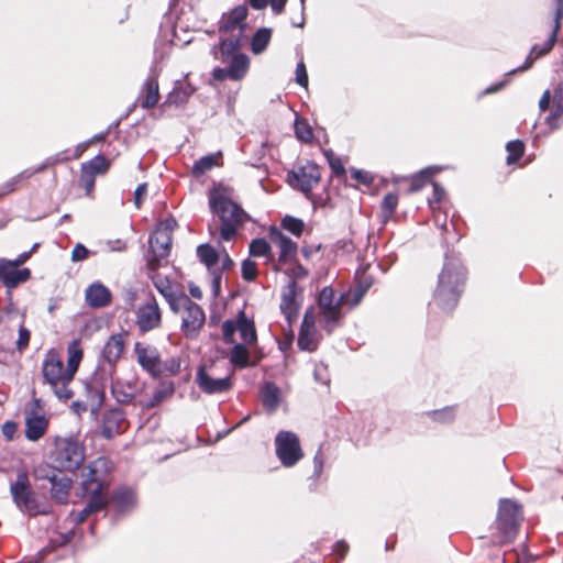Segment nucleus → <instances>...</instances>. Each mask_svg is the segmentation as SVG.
Wrapping results in <instances>:
<instances>
[{
  "label": "nucleus",
  "instance_id": "f257e3e1",
  "mask_svg": "<svg viewBox=\"0 0 563 563\" xmlns=\"http://www.w3.org/2000/svg\"><path fill=\"white\" fill-rule=\"evenodd\" d=\"M466 273L461 261L445 255L443 267L433 291V301L443 311H452L464 290Z\"/></svg>",
  "mask_w": 563,
  "mask_h": 563
},
{
  "label": "nucleus",
  "instance_id": "f03ea898",
  "mask_svg": "<svg viewBox=\"0 0 563 563\" xmlns=\"http://www.w3.org/2000/svg\"><path fill=\"white\" fill-rule=\"evenodd\" d=\"M210 208L213 214L221 220L220 236L230 241L249 218L247 213L235 202L223 195L210 197Z\"/></svg>",
  "mask_w": 563,
  "mask_h": 563
},
{
  "label": "nucleus",
  "instance_id": "7ed1b4c3",
  "mask_svg": "<svg viewBox=\"0 0 563 563\" xmlns=\"http://www.w3.org/2000/svg\"><path fill=\"white\" fill-rule=\"evenodd\" d=\"M68 369L64 367V363L57 352L51 349L42 363V375L45 384H48L55 396L59 400H68L74 396L68 385L74 377H68Z\"/></svg>",
  "mask_w": 563,
  "mask_h": 563
},
{
  "label": "nucleus",
  "instance_id": "20e7f679",
  "mask_svg": "<svg viewBox=\"0 0 563 563\" xmlns=\"http://www.w3.org/2000/svg\"><path fill=\"white\" fill-rule=\"evenodd\" d=\"M52 459L56 468L75 471L85 461V448L75 438H57Z\"/></svg>",
  "mask_w": 563,
  "mask_h": 563
},
{
  "label": "nucleus",
  "instance_id": "39448f33",
  "mask_svg": "<svg viewBox=\"0 0 563 563\" xmlns=\"http://www.w3.org/2000/svg\"><path fill=\"white\" fill-rule=\"evenodd\" d=\"M520 520V506L510 499H501L496 519V528L498 531L496 542L504 544L512 541L517 536Z\"/></svg>",
  "mask_w": 563,
  "mask_h": 563
},
{
  "label": "nucleus",
  "instance_id": "423d86ee",
  "mask_svg": "<svg viewBox=\"0 0 563 563\" xmlns=\"http://www.w3.org/2000/svg\"><path fill=\"white\" fill-rule=\"evenodd\" d=\"M317 301L320 309L321 327L328 334H331L343 317L341 308L344 302L341 301V295L336 297L333 288L327 286L320 290Z\"/></svg>",
  "mask_w": 563,
  "mask_h": 563
},
{
  "label": "nucleus",
  "instance_id": "0eeeda50",
  "mask_svg": "<svg viewBox=\"0 0 563 563\" xmlns=\"http://www.w3.org/2000/svg\"><path fill=\"white\" fill-rule=\"evenodd\" d=\"M10 494L15 507L21 512H26L31 516L45 514V511L38 510L35 493L26 472H18L15 481L10 483Z\"/></svg>",
  "mask_w": 563,
  "mask_h": 563
},
{
  "label": "nucleus",
  "instance_id": "6e6552de",
  "mask_svg": "<svg viewBox=\"0 0 563 563\" xmlns=\"http://www.w3.org/2000/svg\"><path fill=\"white\" fill-rule=\"evenodd\" d=\"M275 452L285 467L295 466L303 457L299 438L292 431L282 430L276 434Z\"/></svg>",
  "mask_w": 563,
  "mask_h": 563
},
{
  "label": "nucleus",
  "instance_id": "1a4fd4ad",
  "mask_svg": "<svg viewBox=\"0 0 563 563\" xmlns=\"http://www.w3.org/2000/svg\"><path fill=\"white\" fill-rule=\"evenodd\" d=\"M321 174L317 164L308 162L297 170L288 173V181L292 187L307 194L311 191L320 181Z\"/></svg>",
  "mask_w": 563,
  "mask_h": 563
},
{
  "label": "nucleus",
  "instance_id": "9d476101",
  "mask_svg": "<svg viewBox=\"0 0 563 563\" xmlns=\"http://www.w3.org/2000/svg\"><path fill=\"white\" fill-rule=\"evenodd\" d=\"M225 64H228V67H216L212 70L213 79L218 81H224L225 79L238 81L245 77L250 67V58L244 53L235 54Z\"/></svg>",
  "mask_w": 563,
  "mask_h": 563
},
{
  "label": "nucleus",
  "instance_id": "9b49d317",
  "mask_svg": "<svg viewBox=\"0 0 563 563\" xmlns=\"http://www.w3.org/2000/svg\"><path fill=\"white\" fill-rule=\"evenodd\" d=\"M195 380L200 390L207 395L228 393L233 386L231 375L223 378H214L206 371L205 366L198 367Z\"/></svg>",
  "mask_w": 563,
  "mask_h": 563
},
{
  "label": "nucleus",
  "instance_id": "f8f14e48",
  "mask_svg": "<svg viewBox=\"0 0 563 563\" xmlns=\"http://www.w3.org/2000/svg\"><path fill=\"white\" fill-rule=\"evenodd\" d=\"M38 478H46L51 482L52 498L58 504H66L71 488V479L65 475H58L55 471L40 468L36 472Z\"/></svg>",
  "mask_w": 563,
  "mask_h": 563
},
{
  "label": "nucleus",
  "instance_id": "ddd939ff",
  "mask_svg": "<svg viewBox=\"0 0 563 563\" xmlns=\"http://www.w3.org/2000/svg\"><path fill=\"white\" fill-rule=\"evenodd\" d=\"M162 314L158 303L154 297L136 310V324L141 332L152 331L161 325Z\"/></svg>",
  "mask_w": 563,
  "mask_h": 563
},
{
  "label": "nucleus",
  "instance_id": "4468645a",
  "mask_svg": "<svg viewBox=\"0 0 563 563\" xmlns=\"http://www.w3.org/2000/svg\"><path fill=\"white\" fill-rule=\"evenodd\" d=\"M137 363L151 376L158 377L163 373L159 352L155 346L144 345L140 342L134 344Z\"/></svg>",
  "mask_w": 563,
  "mask_h": 563
},
{
  "label": "nucleus",
  "instance_id": "2eb2a0df",
  "mask_svg": "<svg viewBox=\"0 0 563 563\" xmlns=\"http://www.w3.org/2000/svg\"><path fill=\"white\" fill-rule=\"evenodd\" d=\"M150 257L147 260L151 269L159 266L161 260L165 258L170 251L172 235L153 231L148 238Z\"/></svg>",
  "mask_w": 563,
  "mask_h": 563
},
{
  "label": "nucleus",
  "instance_id": "dca6fc26",
  "mask_svg": "<svg viewBox=\"0 0 563 563\" xmlns=\"http://www.w3.org/2000/svg\"><path fill=\"white\" fill-rule=\"evenodd\" d=\"M31 278L29 268H19L11 261L0 257V280L9 290L16 288L19 285L26 283Z\"/></svg>",
  "mask_w": 563,
  "mask_h": 563
},
{
  "label": "nucleus",
  "instance_id": "f3484780",
  "mask_svg": "<svg viewBox=\"0 0 563 563\" xmlns=\"http://www.w3.org/2000/svg\"><path fill=\"white\" fill-rule=\"evenodd\" d=\"M247 12L245 5H238L229 13H224L219 22V32L243 36Z\"/></svg>",
  "mask_w": 563,
  "mask_h": 563
},
{
  "label": "nucleus",
  "instance_id": "a211bd4d",
  "mask_svg": "<svg viewBox=\"0 0 563 563\" xmlns=\"http://www.w3.org/2000/svg\"><path fill=\"white\" fill-rule=\"evenodd\" d=\"M205 319L206 317L202 308L198 303L191 301L185 309V314L181 321V331L189 339L196 338L205 323Z\"/></svg>",
  "mask_w": 563,
  "mask_h": 563
},
{
  "label": "nucleus",
  "instance_id": "6ab92c4d",
  "mask_svg": "<svg viewBox=\"0 0 563 563\" xmlns=\"http://www.w3.org/2000/svg\"><path fill=\"white\" fill-rule=\"evenodd\" d=\"M269 239L272 243L279 247L278 262L282 264L290 263L297 255L298 245L290 238L285 235L276 227L269 229Z\"/></svg>",
  "mask_w": 563,
  "mask_h": 563
},
{
  "label": "nucleus",
  "instance_id": "aec40b11",
  "mask_svg": "<svg viewBox=\"0 0 563 563\" xmlns=\"http://www.w3.org/2000/svg\"><path fill=\"white\" fill-rule=\"evenodd\" d=\"M159 97L158 73L156 68H151L139 95L141 108L146 110L154 108L158 103Z\"/></svg>",
  "mask_w": 563,
  "mask_h": 563
},
{
  "label": "nucleus",
  "instance_id": "412c9836",
  "mask_svg": "<svg viewBox=\"0 0 563 563\" xmlns=\"http://www.w3.org/2000/svg\"><path fill=\"white\" fill-rule=\"evenodd\" d=\"M109 503L118 515L128 514L136 506L135 492L126 486L118 487L112 492Z\"/></svg>",
  "mask_w": 563,
  "mask_h": 563
},
{
  "label": "nucleus",
  "instance_id": "4be33fe9",
  "mask_svg": "<svg viewBox=\"0 0 563 563\" xmlns=\"http://www.w3.org/2000/svg\"><path fill=\"white\" fill-rule=\"evenodd\" d=\"M125 424L124 411L120 408L107 410L102 416L101 434L110 440L121 433Z\"/></svg>",
  "mask_w": 563,
  "mask_h": 563
},
{
  "label": "nucleus",
  "instance_id": "5701e85b",
  "mask_svg": "<svg viewBox=\"0 0 563 563\" xmlns=\"http://www.w3.org/2000/svg\"><path fill=\"white\" fill-rule=\"evenodd\" d=\"M139 391V384L135 378L113 379L111 383V394L121 405L131 404Z\"/></svg>",
  "mask_w": 563,
  "mask_h": 563
},
{
  "label": "nucleus",
  "instance_id": "b1692460",
  "mask_svg": "<svg viewBox=\"0 0 563 563\" xmlns=\"http://www.w3.org/2000/svg\"><path fill=\"white\" fill-rule=\"evenodd\" d=\"M241 46L242 36L230 34L227 37H221L219 43L212 47L211 53L214 59L220 60L221 63H227L230 57L235 56V54H240L239 49Z\"/></svg>",
  "mask_w": 563,
  "mask_h": 563
},
{
  "label": "nucleus",
  "instance_id": "393cba45",
  "mask_svg": "<svg viewBox=\"0 0 563 563\" xmlns=\"http://www.w3.org/2000/svg\"><path fill=\"white\" fill-rule=\"evenodd\" d=\"M552 107L545 118V123L551 131L560 128L559 120L563 117V81L555 85L551 91Z\"/></svg>",
  "mask_w": 563,
  "mask_h": 563
},
{
  "label": "nucleus",
  "instance_id": "a878e982",
  "mask_svg": "<svg viewBox=\"0 0 563 563\" xmlns=\"http://www.w3.org/2000/svg\"><path fill=\"white\" fill-rule=\"evenodd\" d=\"M124 350L123 336L121 334H113L109 338L102 349V358L106 361L110 368L108 374L111 376L114 369L115 363L121 357Z\"/></svg>",
  "mask_w": 563,
  "mask_h": 563
},
{
  "label": "nucleus",
  "instance_id": "bb28decb",
  "mask_svg": "<svg viewBox=\"0 0 563 563\" xmlns=\"http://www.w3.org/2000/svg\"><path fill=\"white\" fill-rule=\"evenodd\" d=\"M85 299L91 308H103L111 302L112 295L101 283H93L86 289Z\"/></svg>",
  "mask_w": 563,
  "mask_h": 563
},
{
  "label": "nucleus",
  "instance_id": "cd10ccee",
  "mask_svg": "<svg viewBox=\"0 0 563 563\" xmlns=\"http://www.w3.org/2000/svg\"><path fill=\"white\" fill-rule=\"evenodd\" d=\"M48 420L44 416H25V437L29 441L40 440L47 431Z\"/></svg>",
  "mask_w": 563,
  "mask_h": 563
},
{
  "label": "nucleus",
  "instance_id": "c85d7f7f",
  "mask_svg": "<svg viewBox=\"0 0 563 563\" xmlns=\"http://www.w3.org/2000/svg\"><path fill=\"white\" fill-rule=\"evenodd\" d=\"M175 391L173 382H161L158 387L153 393L152 398L148 401H140V406L143 409H152L169 398Z\"/></svg>",
  "mask_w": 563,
  "mask_h": 563
},
{
  "label": "nucleus",
  "instance_id": "c756f323",
  "mask_svg": "<svg viewBox=\"0 0 563 563\" xmlns=\"http://www.w3.org/2000/svg\"><path fill=\"white\" fill-rule=\"evenodd\" d=\"M261 396L263 406L267 411L274 412L278 408L280 389L276 384L267 382L262 388Z\"/></svg>",
  "mask_w": 563,
  "mask_h": 563
},
{
  "label": "nucleus",
  "instance_id": "7c9ffc66",
  "mask_svg": "<svg viewBox=\"0 0 563 563\" xmlns=\"http://www.w3.org/2000/svg\"><path fill=\"white\" fill-rule=\"evenodd\" d=\"M238 331L244 344L252 345L257 341V334L253 320L249 319L243 311L238 316Z\"/></svg>",
  "mask_w": 563,
  "mask_h": 563
},
{
  "label": "nucleus",
  "instance_id": "2f4dec72",
  "mask_svg": "<svg viewBox=\"0 0 563 563\" xmlns=\"http://www.w3.org/2000/svg\"><path fill=\"white\" fill-rule=\"evenodd\" d=\"M194 92L195 88L190 84L177 82L174 89L168 93L166 103L176 107L181 106L188 101Z\"/></svg>",
  "mask_w": 563,
  "mask_h": 563
},
{
  "label": "nucleus",
  "instance_id": "473e14b6",
  "mask_svg": "<svg viewBox=\"0 0 563 563\" xmlns=\"http://www.w3.org/2000/svg\"><path fill=\"white\" fill-rule=\"evenodd\" d=\"M297 289V282L289 280L282 296L280 309L288 320H290L291 314L296 312L295 297Z\"/></svg>",
  "mask_w": 563,
  "mask_h": 563
},
{
  "label": "nucleus",
  "instance_id": "72a5a7b5",
  "mask_svg": "<svg viewBox=\"0 0 563 563\" xmlns=\"http://www.w3.org/2000/svg\"><path fill=\"white\" fill-rule=\"evenodd\" d=\"M369 287V283L361 282L349 291L341 294V301L344 302V306L354 308L362 301Z\"/></svg>",
  "mask_w": 563,
  "mask_h": 563
},
{
  "label": "nucleus",
  "instance_id": "f704fd0d",
  "mask_svg": "<svg viewBox=\"0 0 563 563\" xmlns=\"http://www.w3.org/2000/svg\"><path fill=\"white\" fill-rule=\"evenodd\" d=\"M68 361H67V369H68V377H74L76 372L78 371L79 364L82 360V350L80 347V344L77 340L73 341L68 347Z\"/></svg>",
  "mask_w": 563,
  "mask_h": 563
},
{
  "label": "nucleus",
  "instance_id": "c9c22d12",
  "mask_svg": "<svg viewBox=\"0 0 563 563\" xmlns=\"http://www.w3.org/2000/svg\"><path fill=\"white\" fill-rule=\"evenodd\" d=\"M230 362L238 368H245L250 365V353L244 344L236 343L230 352Z\"/></svg>",
  "mask_w": 563,
  "mask_h": 563
},
{
  "label": "nucleus",
  "instance_id": "e433bc0d",
  "mask_svg": "<svg viewBox=\"0 0 563 563\" xmlns=\"http://www.w3.org/2000/svg\"><path fill=\"white\" fill-rule=\"evenodd\" d=\"M104 486L103 483H99L95 489L91 490L89 500L86 507L92 512L102 510L108 505V501L103 495Z\"/></svg>",
  "mask_w": 563,
  "mask_h": 563
},
{
  "label": "nucleus",
  "instance_id": "4c0bfd02",
  "mask_svg": "<svg viewBox=\"0 0 563 563\" xmlns=\"http://www.w3.org/2000/svg\"><path fill=\"white\" fill-rule=\"evenodd\" d=\"M272 36V30L268 27H262L258 29L255 34L253 35L252 43H251V49L254 54H261L263 53Z\"/></svg>",
  "mask_w": 563,
  "mask_h": 563
},
{
  "label": "nucleus",
  "instance_id": "58836bf2",
  "mask_svg": "<svg viewBox=\"0 0 563 563\" xmlns=\"http://www.w3.org/2000/svg\"><path fill=\"white\" fill-rule=\"evenodd\" d=\"M197 255L201 263H203L208 268L214 266L219 261V254L209 244H201L197 247Z\"/></svg>",
  "mask_w": 563,
  "mask_h": 563
},
{
  "label": "nucleus",
  "instance_id": "ea45409f",
  "mask_svg": "<svg viewBox=\"0 0 563 563\" xmlns=\"http://www.w3.org/2000/svg\"><path fill=\"white\" fill-rule=\"evenodd\" d=\"M69 158L70 157L66 155V151H64V152L57 153L53 156L45 158L44 162L35 168L24 169V173H30V178H31L33 175L42 173L46 168L52 167V166H54L58 163H62L64 161H67Z\"/></svg>",
  "mask_w": 563,
  "mask_h": 563
},
{
  "label": "nucleus",
  "instance_id": "a19ab883",
  "mask_svg": "<svg viewBox=\"0 0 563 563\" xmlns=\"http://www.w3.org/2000/svg\"><path fill=\"white\" fill-rule=\"evenodd\" d=\"M297 345L301 351L313 352L318 346L316 331L299 330Z\"/></svg>",
  "mask_w": 563,
  "mask_h": 563
},
{
  "label": "nucleus",
  "instance_id": "79ce46f5",
  "mask_svg": "<svg viewBox=\"0 0 563 563\" xmlns=\"http://www.w3.org/2000/svg\"><path fill=\"white\" fill-rule=\"evenodd\" d=\"M27 179H30V173H24V170L10 178L0 186V198L15 191L16 188Z\"/></svg>",
  "mask_w": 563,
  "mask_h": 563
},
{
  "label": "nucleus",
  "instance_id": "37998d69",
  "mask_svg": "<svg viewBox=\"0 0 563 563\" xmlns=\"http://www.w3.org/2000/svg\"><path fill=\"white\" fill-rule=\"evenodd\" d=\"M109 168V162L101 154L95 156L87 163L81 165V170L90 172L93 175L103 174Z\"/></svg>",
  "mask_w": 563,
  "mask_h": 563
},
{
  "label": "nucleus",
  "instance_id": "c03bdc74",
  "mask_svg": "<svg viewBox=\"0 0 563 563\" xmlns=\"http://www.w3.org/2000/svg\"><path fill=\"white\" fill-rule=\"evenodd\" d=\"M216 157L213 155H206L195 162L191 174L195 177H200L216 166Z\"/></svg>",
  "mask_w": 563,
  "mask_h": 563
},
{
  "label": "nucleus",
  "instance_id": "a18cd8bd",
  "mask_svg": "<svg viewBox=\"0 0 563 563\" xmlns=\"http://www.w3.org/2000/svg\"><path fill=\"white\" fill-rule=\"evenodd\" d=\"M508 152L506 162L508 165L517 163L525 152V144L520 140L510 141L506 145Z\"/></svg>",
  "mask_w": 563,
  "mask_h": 563
},
{
  "label": "nucleus",
  "instance_id": "49530a36",
  "mask_svg": "<svg viewBox=\"0 0 563 563\" xmlns=\"http://www.w3.org/2000/svg\"><path fill=\"white\" fill-rule=\"evenodd\" d=\"M280 225L284 230L288 231L295 236H300L305 229L303 221L299 218H295L291 216H285L282 219Z\"/></svg>",
  "mask_w": 563,
  "mask_h": 563
},
{
  "label": "nucleus",
  "instance_id": "de8ad7c7",
  "mask_svg": "<svg viewBox=\"0 0 563 563\" xmlns=\"http://www.w3.org/2000/svg\"><path fill=\"white\" fill-rule=\"evenodd\" d=\"M271 244L263 238L254 239L250 243L249 252L251 256L260 257V256H269L271 255Z\"/></svg>",
  "mask_w": 563,
  "mask_h": 563
},
{
  "label": "nucleus",
  "instance_id": "09e8293b",
  "mask_svg": "<svg viewBox=\"0 0 563 563\" xmlns=\"http://www.w3.org/2000/svg\"><path fill=\"white\" fill-rule=\"evenodd\" d=\"M166 300L169 305V308L176 313H178L180 310H185L192 301L187 295L176 292L168 296Z\"/></svg>",
  "mask_w": 563,
  "mask_h": 563
},
{
  "label": "nucleus",
  "instance_id": "8fccbe9b",
  "mask_svg": "<svg viewBox=\"0 0 563 563\" xmlns=\"http://www.w3.org/2000/svg\"><path fill=\"white\" fill-rule=\"evenodd\" d=\"M432 420L440 423H449L452 422L455 418V408L454 407H444L439 410H434L429 413Z\"/></svg>",
  "mask_w": 563,
  "mask_h": 563
},
{
  "label": "nucleus",
  "instance_id": "3c124183",
  "mask_svg": "<svg viewBox=\"0 0 563 563\" xmlns=\"http://www.w3.org/2000/svg\"><path fill=\"white\" fill-rule=\"evenodd\" d=\"M295 134L296 137L302 142H309L312 140V130L305 120L296 119L295 121Z\"/></svg>",
  "mask_w": 563,
  "mask_h": 563
},
{
  "label": "nucleus",
  "instance_id": "603ef678",
  "mask_svg": "<svg viewBox=\"0 0 563 563\" xmlns=\"http://www.w3.org/2000/svg\"><path fill=\"white\" fill-rule=\"evenodd\" d=\"M556 36H558V32H554L552 30V33L550 34L549 38L542 46H540L538 44L532 46V54H534L536 57H539V58L549 54L551 52V49L553 48V46L555 45Z\"/></svg>",
  "mask_w": 563,
  "mask_h": 563
},
{
  "label": "nucleus",
  "instance_id": "864d4df0",
  "mask_svg": "<svg viewBox=\"0 0 563 563\" xmlns=\"http://www.w3.org/2000/svg\"><path fill=\"white\" fill-rule=\"evenodd\" d=\"M350 173L351 177L362 185L371 186L374 183V175L367 170L351 168Z\"/></svg>",
  "mask_w": 563,
  "mask_h": 563
},
{
  "label": "nucleus",
  "instance_id": "5fc2aeb1",
  "mask_svg": "<svg viewBox=\"0 0 563 563\" xmlns=\"http://www.w3.org/2000/svg\"><path fill=\"white\" fill-rule=\"evenodd\" d=\"M313 379L316 383L328 385L330 382L328 367L323 363H314L313 365Z\"/></svg>",
  "mask_w": 563,
  "mask_h": 563
},
{
  "label": "nucleus",
  "instance_id": "6e6d98bb",
  "mask_svg": "<svg viewBox=\"0 0 563 563\" xmlns=\"http://www.w3.org/2000/svg\"><path fill=\"white\" fill-rule=\"evenodd\" d=\"M238 331V320H225L222 323V334L225 343H233L234 333Z\"/></svg>",
  "mask_w": 563,
  "mask_h": 563
},
{
  "label": "nucleus",
  "instance_id": "4d7b16f0",
  "mask_svg": "<svg viewBox=\"0 0 563 563\" xmlns=\"http://www.w3.org/2000/svg\"><path fill=\"white\" fill-rule=\"evenodd\" d=\"M257 276L256 263L251 260H245L242 263V277L246 282H253Z\"/></svg>",
  "mask_w": 563,
  "mask_h": 563
},
{
  "label": "nucleus",
  "instance_id": "13d9d810",
  "mask_svg": "<svg viewBox=\"0 0 563 563\" xmlns=\"http://www.w3.org/2000/svg\"><path fill=\"white\" fill-rule=\"evenodd\" d=\"M438 168L434 167H428L419 173L418 176L415 177L412 185H411V191L419 190L420 187L423 185L424 181H427L435 172Z\"/></svg>",
  "mask_w": 563,
  "mask_h": 563
},
{
  "label": "nucleus",
  "instance_id": "bf43d9fd",
  "mask_svg": "<svg viewBox=\"0 0 563 563\" xmlns=\"http://www.w3.org/2000/svg\"><path fill=\"white\" fill-rule=\"evenodd\" d=\"M324 463H325V456L322 452V448L320 446L313 456L312 478L318 479L321 476V474L323 472Z\"/></svg>",
  "mask_w": 563,
  "mask_h": 563
},
{
  "label": "nucleus",
  "instance_id": "052dcab7",
  "mask_svg": "<svg viewBox=\"0 0 563 563\" xmlns=\"http://www.w3.org/2000/svg\"><path fill=\"white\" fill-rule=\"evenodd\" d=\"M30 339H31L30 330L26 329L25 327L21 325L19 328V338H18V340L15 342L16 350L20 353H22L29 346Z\"/></svg>",
  "mask_w": 563,
  "mask_h": 563
},
{
  "label": "nucleus",
  "instance_id": "680f3d73",
  "mask_svg": "<svg viewBox=\"0 0 563 563\" xmlns=\"http://www.w3.org/2000/svg\"><path fill=\"white\" fill-rule=\"evenodd\" d=\"M325 156L331 167L333 174L338 176H343L345 174V168L339 157H335L332 152H325Z\"/></svg>",
  "mask_w": 563,
  "mask_h": 563
},
{
  "label": "nucleus",
  "instance_id": "e2e57ef3",
  "mask_svg": "<svg viewBox=\"0 0 563 563\" xmlns=\"http://www.w3.org/2000/svg\"><path fill=\"white\" fill-rule=\"evenodd\" d=\"M89 391L92 393V412H97L100 407L102 406L103 399H104V390L103 388H99L98 386L89 387Z\"/></svg>",
  "mask_w": 563,
  "mask_h": 563
},
{
  "label": "nucleus",
  "instance_id": "0e129e2a",
  "mask_svg": "<svg viewBox=\"0 0 563 563\" xmlns=\"http://www.w3.org/2000/svg\"><path fill=\"white\" fill-rule=\"evenodd\" d=\"M432 186H433V194H432V197L428 199V203H429L430 208L432 210H434V208H435L434 205L440 203L443 200V198L445 196V190L438 183H433Z\"/></svg>",
  "mask_w": 563,
  "mask_h": 563
},
{
  "label": "nucleus",
  "instance_id": "69168bd1",
  "mask_svg": "<svg viewBox=\"0 0 563 563\" xmlns=\"http://www.w3.org/2000/svg\"><path fill=\"white\" fill-rule=\"evenodd\" d=\"M95 178L96 175L90 172L81 170L80 175V186L86 190L87 194H90L95 188Z\"/></svg>",
  "mask_w": 563,
  "mask_h": 563
},
{
  "label": "nucleus",
  "instance_id": "338daca9",
  "mask_svg": "<svg viewBox=\"0 0 563 563\" xmlns=\"http://www.w3.org/2000/svg\"><path fill=\"white\" fill-rule=\"evenodd\" d=\"M44 404L40 398L33 400L25 408V416H43Z\"/></svg>",
  "mask_w": 563,
  "mask_h": 563
},
{
  "label": "nucleus",
  "instance_id": "774afa93",
  "mask_svg": "<svg viewBox=\"0 0 563 563\" xmlns=\"http://www.w3.org/2000/svg\"><path fill=\"white\" fill-rule=\"evenodd\" d=\"M91 515H92V512L87 507H85L80 511H75V510L70 511V514L67 517V520H69L70 522H73L75 525H80Z\"/></svg>",
  "mask_w": 563,
  "mask_h": 563
}]
</instances>
